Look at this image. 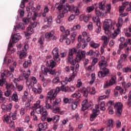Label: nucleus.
<instances>
[{
    "label": "nucleus",
    "instance_id": "774afa93",
    "mask_svg": "<svg viewBox=\"0 0 131 131\" xmlns=\"http://www.w3.org/2000/svg\"><path fill=\"white\" fill-rule=\"evenodd\" d=\"M52 20L53 18L52 17V16H49L48 18H47V21H48V24H51V23H52Z\"/></svg>",
    "mask_w": 131,
    "mask_h": 131
},
{
    "label": "nucleus",
    "instance_id": "aec40b11",
    "mask_svg": "<svg viewBox=\"0 0 131 131\" xmlns=\"http://www.w3.org/2000/svg\"><path fill=\"white\" fill-rule=\"evenodd\" d=\"M99 66L100 69H101L102 68H106L107 67V61H100L99 62Z\"/></svg>",
    "mask_w": 131,
    "mask_h": 131
},
{
    "label": "nucleus",
    "instance_id": "a878e982",
    "mask_svg": "<svg viewBox=\"0 0 131 131\" xmlns=\"http://www.w3.org/2000/svg\"><path fill=\"white\" fill-rule=\"evenodd\" d=\"M110 86L113 85V84H116V77H112L110 80Z\"/></svg>",
    "mask_w": 131,
    "mask_h": 131
},
{
    "label": "nucleus",
    "instance_id": "ddd939ff",
    "mask_svg": "<svg viewBox=\"0 0 131 131\" xmlns=\"http://www.w3.org/2000/svg\"><path fill=\"white\" fill-rule=\"evenodd\" d=\"M49 73V74H51L52 75H54L56 74V70H51L48 68H45L44 70L43 71V74L44 75H47Z\"/></svg>",
    "mask_w": 131,
    "mask_h": 131
},
{
    "label": "nucleus",
    "instance_id": "603ef678",
    "mask_svg": "<svg viewBox=\"0 0 131 131\" xmlns=\"http://www.w3.org/2000/svg\"><path fill=\"white\" fill-rule=\"evenodd\" d=\"M93 11H94V6H90L87 7L86 12L88 13H91V12H93Z\"/></svg>",
    "mask_w": 131,
    "mask_h": 131
},
{
    "label": "nucleus",
    "instance_id": "864d4df0",
    "mask_svg": "<svg viewBox=\"0 0 131 131\" xmlns=\"http://www.w3.org/2000/svg\"><path fill=\"white\" fill-rule=\"evenodd\" d=\"M16 86L18 92H21V91L23 90V85H19L18 84H16Z\"/></svg>",
    "mask_w": 131,
    "mask_h": 131
},
{
    "label": "nucleus",
    "instance_id": "6e6d98bb",
    "mask_svg": "<svg viewBox=\"0 0 131 131\" xmlns=\"http://www.w3.org/2000/svg\"><path fill=\"white\" fill-rule=\"evenodd\" d=\"M23 21L25 24H28L29 23V21H30V19L29 18H24L23 19Z\"/></svg>",
    "mask_w": 131,
    "mask_h": 131
},
{
    "label": "nucleus",
    "instance_id": "412c9836",
    "mask_svg": "<svg viewBox=\"0 0 131 131\" xmlns=\"http://www.w3.org/2000/svg\"><path fill=\"white\" fill-rule=\"evenodd\" d=\"M119 32H120V29H119L118 28L117 29H116L114 31V34L111 35L112 38H113V39H115V37H116V36H117V35H118V34H119Z\"/></svg>",
    "mask_w": 131,
    "mask_h": 131
},
{
    "label": "nucleus",
    "instance_id": "72a5a7b5",
    "mask_svg": "<svg viewBox=\"0 0 131 131\" xmlns=\"http://www.w3.org/2000/svg\"><path fill=\"white\" fill-rule=\"evenodd\" d=\"M45 107L46 109H52V105L49 103V99H46V102H45Z\"/></svg>",
    "mask_w": 131,
    "mask_h": 131
},
{
    "label": "nucleus",
    "instance_id": "e433bc0d",
    "mask_svg": "<svg viewBox=\"0 0 131 131\" xmlns=\"http://www.w3.org/2000/svg\"><path fill=\"white\" fill-rule=\"evenodd\" d=\"M81 96V94L79 93V92H77L75 93H74L72 95V97L73 98H76L77 99H79V98Z\"/></svg>",
    "mask_w": 131,
    "mask_h": 131
},
{
    "label": "nucleus",
    "instance_id": "58836bf2",
    "mask_svg": "<svg viewBox=\"0 0 131 131\" xmlns=\"http://www.w3.org/2000/svg\"><path fill=\"white\" fill-rule=\"evenodd\" d=\"M60 90L62 92H65L66 93H67V92H69V86H67L65 87V86H60Z\"/></svg>",
    "mask_w": 131,
    "mask_h": 131
},
{
    "label": "nucleus",
    "instance_id": "338daca9",
    "mask_svg": "<svg viewBox=\"0 0 131 131\" xmlns=\"http://www.w3.org/2000/svg\"><path fill=\"white\" fill-rule=\"evenodd\" d=\"M9 126L10 127H11V128L15 127V123L14 122V121H10V122L9 123Z\"/></svg>",
    "mask_w": 131,
    "mask_h": 131
},
{
    "label": "nucleus",
    "instance_id": "4d7b16f0",
    "mask_svg": "<svg viewBox=\"0 0 131 131\" xmlns=\"http://www.w3.org/2000/svg\"><path fill=\"white\" fill-rule=\"evenodd\" d=\"M98 61H99V59L97 58H93L92 62V65L95 66V64H97V63H98Z\"/></svg>",
    "mask_w": 131,
    "mask_h": 131
},
{
    "label": "nucleus",
    "instance_id": "393cba45",
    "mask_svg": "<svg viewBox=\"0 0 131 131\" xmlns=\"http://www.w3.org/2000/svg\"><path fill=\"white\" fill-rule=\"evenodd\" d=\"M89 45L91 48H93L94 49H97L100 47V44L95 43L93 41L90 42Z\"/></svg>",
    "mask_w": 131,
    "mask_h": 131
},
{
    "label": "nucleus",
    "instance_id": "c03bdc74",
    "mask_svg": "<svg viewBox=\"0 0 131 131\" xmlns=\"http://www.w3.org/2000/svg\"><path fill=\"white\" fill-rule=\"evenodd\" d=\"M53 83H59L60 82V78L59 77H55L52 80Z\"/></svg>",
    "mask_w": 131,
    "mask_h": 131
},
{
    "label": "nucleus",
    "instance_id": "69168bd1",
    "mask_svg": "<svg viewBox=\"0 0 131 131\" xmlns=\"http://www.w3.org/2000/svg\"><path fill=\"white\" fill-rule=\"evenodd\" d=\"M66 38H67V37L66 36V35H61L60 36V38L59 40H60V41L62 42V41H63V40H64V39H66Z\"/></svg>",
    "mask_w": 131,
    "mask_h": 131
},
{
    "label": "nucleus",
    "instance_id": "1a4fd4ad",
    "mask_svg": "<svg viewBox=\"0 0 131 131\" xmlns=\"http://www.w3.org/2000/svg\"><path fill=\"white\" fill-rule=\"evenodd\" d=\"M101 40H103V43H102V47H101V54H104V48H106L108 45L109 41L108 40V37L106 36H103L101 37Z\"/></svg>",
    "mask_w": 131,
    "mask_h": 131
},
{
    "label": "nucleus",
    "instance_id": "e2e57ef3",
    "mask_svg": "<svg viewBox=\"0 0 131 131\" xmlns=\"http://www.w3.org/2000/svg\"><path fill=\"white\" fill-rule=\"evenodd\" d=\"M80 25H76V26H74L72 28V30L74 31L75 30H76V29H80Z\"/></svg>",
    "mask_w": 131,
    "mask_h": 131
},
{
    "label": "nucleus",
    "instance_id": "4468645a",
    "mask_svg": "<svg viewBox=\"0 0 131 131\" xmlns=\"http://www.w3.org/2000/svg\"><path fill=\"white\" fill-rule=\"evenodd\" d=\"M29 75H30V70H28V71H23V76L24 77L25 79L26 80V83L29 82V79H28V77H29Z\"/></svg>",
    "mask_w": 131,
    "mask_h": 131
},
{
    "label": "nucleus",
    "instance_id": "4c0bfd02",
    "mask_svg": "<svg viewBox=\"0 0 131 131\" xmlns=\"http://www.w3.org/2000/svg\"><path fill=\"white\" fill-rule=\"evenodd\" d=\"M77 104H78V101L75 100L72 104V110H75L76 109V107H77Z\"/></svg>",
    "mask_w": 131,
    "mask_h": 131
},
{
    "label": "nucleus",
    "instance_id": "c756f323",
    "mask_svg": "<svg viewBox=\"0 0 131 131\" xmlns=\"http://www.w3.org/2000/svg\"><path fill=\"white\" fill-rule=\"evenodd\" d=\"M95 54H96V52H95V51H93L92 50H91L89 52H86V55L87 56H90V57H91V58H94Z\"/></svg>",
    "mask_w": 131,
    "mask_h": 131
},
{
    "label": "nucleus",
    "instance_id": "b1692460",
    "mask_svg": "<svg viewBox=\"0 0 131 131\" xmlns=\"http://www.w3.org/2000/svg\"><path fill=\"white\" fill-rule=\"evenodd\" d=\"M122 85L123 86V88H124L125 92H126L127 91V88H129L131 85V83L130 82H128L127 84H126V82L125 81H123L122 82Z\"/></svg>",
    "mask_w": 131,
    "mask_h": 131
},
{
    "label": "nucleus",
    "instance_id": "09e8293b",
    "mask_svg": "<svg viewBox=\"0 0 131 131\" xmlns=\"http://www.w3.org/2000/svg\"><path fill=\"white\" fill-rule=\"evenodd\" d=\"M55 8L58 9V10H59V11H61V10H62V9H63V5H60L58 3H56L55 4Z\"/></svg>",
    "mask_w": 131,
    "mask_h": 131
},
{
    "label": "nucleus",
    "instance_id": "680f3d73",
    "mask_svg": "<svg viewBox=\"0 0 131 131\" xmlns=\"http://www.w3.org/2000/svg\"><path fill=\"white\" fill-rule=\"evenodd\" d=\"M88 107V110H91V109H93V107H94V105L93 104V102H90L88 103V105H87Z\"/></svg>",
    "mask_w": 131,
    "mask_h": 131
},
{
    "label": "nucleus",
    "instance_id": "bf43d9fd",
    "mask_svg": "<svg viewBox=\"0 0 131 131\" xmlns=\"http://www.w3.org/2000/svg\"><path fill=\"white\" fill-rule=\"evenodd\" d=\"M108 110L110 114H114V111H113L112 106H108Z\"/></svg>",
    "mask_w": 131,
    "mask_h": 131
},
{
    "label": "nucleus",
    "instance_id": "3c124183",
    "mask_svg": "<svg viewBox=\"0 0 131 131\" xmlns=\"http://www.w3.org/2000/svg\"><path fill=\"white\" fill-rule=\"evenodd\" d=\"M123 72H125V73H127V72H131V67L130 68H128V67L124 68L123 69Z\"/></svg>",
    "mask_w": 131,
    "mask_h": 131
},
{
    "label": "nucleus",
    "instance_id": "6e6552de",
    "mask_svg": "<svg viewBox=\"0 0 131 131\" xmlns=\"http://www.w3.org/2000/svg\"><path fill=\"white\" fill-rule=\"evenodd\" d=\"M100 70H102L99 72L98 73V76L100 78H103V77H105V76L109 74V69L106 68L105 67L100 69Z\"/></svg>",
    "mask_w": 131,
    "mask_h": 131
},
{
    "label": "nucleus",
    "instance_id": "bb28decb",
    "mask_svg": "<svg viewBox=\"0 0 131 131\" xmlns=\"http://www.w3.org/2000/svg\"><path fill=\"white\" fill-rule=\"evenodd\" d=\"M53 113H59V114H61V115H63L64 112H61V109H60V107H57L55 108H54L53 110Z\"/></svg>",
    "mask_w": 131,
    "mask_h": 131
},
{
    "label": "nucleus",
    "instance_id": "9b49d317",
    "mask_svg": "<svg viewBox=\"0 0 131 131\" xmlns=\"http://www.w3.org/2000/svg\"><path fill=\"white\" fill-rule=\"evenodd\" d=\"M93 113L91 114L90 115V121H94L95 119L97 118V116L99 115L100 113L99 112V111L98 110H95V108H93L92 110Z\"/></svg>",
    "mask_w": 131,
    "mask_h": 131
},
{
    "label": "nucleus",
    "instance_id": "f704fd0d",
    "mask_svg": "<svg viewBox=\"0 0 131 131\" xmlns=\"http://www.w3.org/2000/svg\"><path fill=\"white\" fill-rule=\"evenodd\" d=\"M23 58H26V53L24 50L21 51L19 54V59H22Z\"/></svg>",
    "mask_w": 131,
    "mask_h": 131
},
{
    "label": "nucleus",
    "instance_id": "a211bd4d",
    "mask_svg": "<svg viewBox=\"0 0 131 131\" xmlns=\"http://www.w3.org/2000/svg\"><path fill=\"white\" fill-rule=\"evenodd\" d=\"M92 19L94 22L96 23L97 26L101 25V21H100V17L99 16H93Z\"/></svg>",
    "mask_w": 131,
    "mask_h": 131
},
{
    "label": "nucleus",
    "instance_id": "2f4dec72",
    "mask_svg": "<svg viewBox=\"0 0 131 131\" xmlns=\"http://www.w3.org/2000/svg\"><path fill=\"white\" fill-rule=\"evenodd\" d=\"M12 100L14 102H18L19 98H18V95L16 93H13L12 96Z\"/></svg>",
    "mask_w": 131,
    "mask_h": 131
},
{
    "label": "nucleus",
    "instance_id": "13d9d810",
    "mask_svg": "<svg viewBox=\"0 0 131 131\" xmlns=\"http://www.w3.org/2000/svg\"><path fill=\"white\" fill-rule=\"evenodd\" d=\"M107 126H111V127L113 126V120L112 119L108 120L107 122Z\"/></svg>",
    "mask_w": 131,
    "mask_h": 131
},
{
    "label": "nucleus",
    "instance_id": "8fccbe9b",
    "mask_svg": "<svg viewBox=\"0 0 131 131\" xmlns=\"http://www.w3.org/2000/svg\"><path fill=\"white\" fill-rule=\"evenodd\" d=\"M63 103L64 104H70V99L67 97H64L63 99Z\"/></svg>",
    "mask_w": 131,
    "mask_h": 131
},
{
    "label": "nucleus",
    "instance_id": "6ab92c4d",
    "mask_svg": "<svg viewBox=\"0 0 131 131\" xmlns=\"http://www.w3.org/2000/svg\"><path fill=\"white\" fill-rule=\"evenodd\" d=\"M48 125V123L45 122L43 123V124L42 123H40L38 124V128H40V129H41L42 130H45L46 129H47V127Z\"/></svg>",
    "mask_w": 131,
    "mask_h": 131
},
{
    "label": "nucleus",
    "instance_id": "37998d69",
    "mask_svg": "<svg viewBox=\"0 0 131 131\" xmlns=\"http://www.w3.org/2000/svg\"><path fill=\"white\" fill-rule=\"evenodd\" d=\"M96 79V75L95 74H91V80L90 81L91 84H93L95 80Z\"/></svg>",
    "mask_w": 131,
    "mask_h": 131
},
{
    "label": "nucleus",
    "instance_id": "f03ea898",
    "mask_svg": "<svg viewBox=\"0 0 131 131\" xmlns=\"http://www.w3.org/2000/svg\"><path fill=\"white\" fill-rule=\"evenodd\" d=\"M57 97V94L55 90L52 89L48 93V96L46 97V100H50V102L52 104L53 106H56L61 102V99H56Z\"/></svg>",
    "mask_w": 131,
    "mask_h": 131
},
{
    "label": "nucleus",
    "instance_id": "f257e3e1",
    "mask_svg": "<svg viewBox=\"0 0 131 131\" xmlns=\"http://www.w3.org/2000/svg\"><path fill=\"white\" fill-rule=\"evenodd\" d=\"M85 57V51L78 50L75 48L70 49L69 50V55L67 59V62L70 64L71 70L74 72V66L77 63H79Z\"/></svg>",
    "mask_w": 131,
    "mask_h": 131
},
{
    "label": "nucleus",
    "instance_id": "20e7f679",
    "mask_svg": "<svg viewBox=\"0 0 131 131\" xmlns=\"http://www.w3.org/2000/svg\"><path fill=\"white\" fill-rule=\"evenodd\" d=\"M74 12L76 15L79 14V9L77 7H74L73 5H69L68 4H66L63 6V9L62 10L63 14H67L68 12Z\"/></svg>",
    "mask_w": 131,
    "mask_h": 131
},
{
    "label": "nucleus",
    "instance_id": "423d86ee",
    "mask_svg": "<svg viewBox=\"0 0 131 131\" xmlns=\"http://www.w3.org/2000/svg\"><path fill=\"white\" fill-rule=\"evenodd\" d=\"M6 89L7 91L5 92V96L10 97L12 94V90H15V86L12 84H7Z\"/></svg>",
    "mask_w": 131,
    "mask_h": 131
},
{
    "label": "nucleus",
    "instance_id": "cd10ccee",
    "mask_svg": "<svg viewBox=\"0 0 131 131\" xmlns=\"http://www.w3.org/2000/svg\"><path fill=\"white\" fill-rule=\"evenodd\" d=\"M36 111V113L37 114H41L42 111H43V108H41V106H39L35 108H34Z\"/></svg>",
    "mask_w": 131,
    "mask_h": 131
},
{
    "label": "nucleus",
    "instance_id": "4be33fe9",
    "mask_svg": "<svg viewBox=\"0 0 131 131\" xmlns=\"http://www.w3.org/2000/svg\"><path fill=\"white\" fill-rule=\"evenodd\" d=\"M81 91L84 97H88L89 95V91H88V89L85 88V87H82Z\"/></svg>",
    "mask_w": 131,
    "mask_h": 131
},
{
    "label": "nucleus",
    "instance_id": "7ed1b4c3",
    "mask_svg": "<svg viewBox=\"0 0 131 131\" xmlns=\"http://www.w3.org/2000/svg\"><path fill=\"white\" fill-rule=\"evenodd\" d=\"M52 54L53 57V60H50V67L51 68H54L57 65V63H60L61 59H60V55L59 54V49L55 48L52 51Z\"/></svg>",
    "mask_w": 131,
    "mask_h": 131
},
{
    "label": "nucleus",
    "instance_id": "de8ad7c7",
    "mask_svg": "<svg viewBox=\"0 0 131 131\" xmlns=\"http://www.w3.org/2000/svg\"><path fill=\"white\" fill-rule=\"evenodd\" d=\"M82 42L83 43L82 45V49H85V47L88 46V43L85 41V39H84V38H83L82 39Z\"/></svg>",
    "mask_w": 131,
    "mask_h": 131
},
{
    "label": "nucleus",
    "instance_id": "c85d7f7f",
    "mask_svg": "<svg viewBox=\"0 0 131 131\" xmlns=\"http://www.w3.org/2000/svg\"><path fill=\"white\" fill-rule=\"evenodd\" d=\"M10 116H9V115H5L4 116V122H6V123H7V124H9L10 123Z\"/></svg>",
    "mask_w": 131,
    "mask_h": 131
},
{
    "label": "nucleus",
    "instance_id": "49530a36",
    "mask_svg": "<svg viewBox=\"0 0 131 131\" xmlns=\"http://www.w3.org/2000/svg\"><path fill=\"white\" fill-rule=\"evenodd\" d=\"M40 105V101L39 100H38L36 103L33 106V109H35V108H37V107H39Z\"/></svg>",
    "mask_w": 131,
    "mask_h": 131
},
{
    "label": "nucleus",
    "instance_id": "a19ab883",
    "mask_svg": "<svg viewBox=\"0 0 131 131\" xmlns=\"http://www.w3.org/2000/svg\"><path fill=\"white\" fill-rule=\"evenodd\" d=\"M43 40H45V38L43 37V36H41L40 38L38 39V42L41 46H42V45H43Z\"/></svg>",
    "mask_w": 131,
    "mask_h": 131
},
{
    "label": "nucleus",
    "instance_id": "473e14b6",
    "mask_svg": "<svg viewBox=\"0 0 131 131\" xmlns=\"http://www.w3.org/2000/svg\"><path fill=\"white\" fill-rule=\"evenodd\" d=\"M123 24V19L122 17H119L118 18V23L117 24L118 25V27H121L122 26V25Z\"/></svg>",
    "mask_w": 131,
    "mask_h": 131
},
{
    "label": "nucleus",
    "instance_id": "5701e85b",
    "mask_svg": "<svg viewBox=\"0 0 131 131\" xmlns=\"http://www.w3.org/2000/svg\"><path fill=\"white\" fill-rule=\"evenodd\" d=\"M9 116L10 118H12L13 120H16L17 119V111H15L14 113H9Z\"/></svg>",
    "mask_w": 131,
    "mask_h": 131
},
{
    "label": "nucleus",
    "instance_id": "9d476101",
    "mask_svg": "<svg viewBox=\"0 0 131 131\" xmlns=\"http://www.w3.org/2000/svg\"><path fill=\"white\" fill-rule=\"evenodd\" d=\"M45 38L47 39L48 41H50L51 39L52 40H56L57 39V37L54 35V32L53 31L47 32L45 34Z\"/></svg>",
    "mask_w": 131,
    "mask_h": 131
},
{
    "label": "nucleus",
    "instance_id": "052dcab7",
    "mask_svg": "<svg viewBox=\"0 0 131 131\" xmlns=\"http://www.w3.org/2000/svg\"><path fill=\"white\" fill-rule=\"evenodd\" d=\"M30 121V117L29 115H26L25 118V122H27V123H28Z\"/></svg>",
    "mask_w": 131,
    "mask_h": 131
},
{
    "label": "nucleus",
    "instance_id": "ea45409f",
    "mask_svg": "<svg viewBox=\"0 0 131 131\" xmlns=\"http://www.w3.org/2000/svg\"><path fill=\"white\" fill-rule=\"evenodd\" d=\"M74 78H75V75H74V74H73L69 78L67 77H66V79H67V81H68V82H71V81H72V80H73Z\"/></svg>",
    "mask_w": 131,
    "mask_h": 131
},
{
    "label": "nucleus",
    "instance_id": "dca6fc26",
    "mask_svg": "<svg viewBox=\"0 0 131 131\" xmlns=\"http://www.w3.org/2000/svg\"><path fill=\"white\" fill-rule=\"evenodd\" d=\"M24 28H25L24 24L22 23H20L17 26H14V31H17L18 29H21V30H24Z\"/></svg>",
    "mask_w": 131,
    "mask_h": 131
},
{
    "label": "nucleus",
    "instance_id": "0e129e2a",
    "mask_svg": "<svg viewBox=\"0 0 131 131\" xmlns=\"http://www.w3.org/2000/svg\"><path fill=\"white\" fill-rule=\"evenodd\" d=\"M96 32V33H100L101 32V25L97 26Z\"/></svg>",
    "mask_w": 131,
    "mask_h": 131
},
{
    "label": "nucleus",
    "instance_id": "f3484780",
    "mask_svg": "<svg viewBox=\"0 0 131 131\" xmlns=\"http://www.w3.org/2000/svg\"><path fill=\"white\" fill-rule=\"evenodd\" d=\"M20 37V34L17 33L12 35V42L16 43L17 41H19V38Z\"/></svg>",
    "mask_w": 131,
    "mask_h": 131
},
{
    "label": "nucleus",
    "instance_id": "0eeeda50",
    "mask_svg": "<svg viewBox=\"0 0 131 131\" xmlns=\"http://www.w3.org/2000/svg\"><path fill=\"white\" fill-rule=\"evenodd\" d=\"M114 107L117 110L118 116H120L122 113V107H123L122 103L121 102H116Z\"/></svg>",
    "mask_w": 131,
    "mask_h": 131
},
{
    "label": "nucleus",
    "instance_id": "5fc2aeb1",
    "mask_svg": "<svg viewBox=\"0 0 131 131\" xmlns=\"http://www.w3.org/2000/svg\"><path fill=\"white\" fill-rule=\"evenodd\" d=\"M0 100H1L3 103L6 102V99L5 98L3 97V92H2V90H0Z\"/></svg>",
    "mask_w": 131,
    "mask_h": 131
},
{
    "label": "nucleus",
    "instance_id": "f8f14e48",
    "mask_svg": "<svg viewBox=\"0 0 131 131\" xmlns=\"http://www.w3.org/2000/svg\"><path fill=\"white\" fill-rule=\"evenodd\" d=\"M60 119V116L59 115H55L53 116V117H47V122H52L53 121L54 123L58 122Z\"/></svg>",
    "mask_w": 131,
    "mask_h": 131
},
{
    "label": "nucleus",
    "instance_id": "c9c22d12",
    "mask_svg": "<svg viewBox=\"0 0 131 131\" xmlns=\"http://www.w3.org/2000/svg\"><path fill=\"white\" fill-rule=\"evenodd\" d=\"M27 29L28 34L30 35L33 33V28H32V27L29 26L27 28Z\"/></svg>",
    "mask_w": 131,
    "mask_h": 131
},
{
    "label": "nucleus",
    "instance_id": "2eb2a0df",
    "mask_svg": "<svg viewBox=\"0 0 131 131\" xmlns=\"http://www.w3.org/2000/svg\"><path fill=\"white\" fill-rule=\"evenodd\" d=\"M91 18V15L88 14L87 15H84L83 14H82L80 15L79 17L80 21H82L83 20L84 22H89V19Z\"/></svg>",
    "mask_w": 131,
    "mask_h": 131
},
{
    "label": "nucleus",
    "instance_id": "39448f33",
    "mask_svg": "<svg viewBox=\"0 0 131 131\" xmlns=\"http://www.w3.org/2000/svg\"><path fill=\"white\" fill-rule=\"evenodd\" d=\"M110 27L114 28L113 26H112V20L111 19H105L103 23V29L105 34H110Z\"/></svg>",
    "mask_w": 131,
    "mask_h": 131
},
{
    "label": "nucleus",
    "instance_id": "7c9ffc66",
    "mask_svg": "<svg viewBox=\"0 0 131 131\" xmlns=\"http://www.w3.org/2000/svg\"><path fill=\"white\" fill-rule=\"evenodd\" d=\"M106 8V5H105V1H102L101 3L99 4V8L100 10H104Z\"/></svg>",
    "mask_w": 131,
    "mask_h": 131
},
{
    "label": "nucleus",
    "instance_id": "79ce46f5",
    "mask_svg": "<svg viewBox=\"0 0 131 131\" xmlns=\"http://www.w3.org/2000/svg\"><path fill=\"white\" fill-rule=\"evenodd\" d=\"M12 107H13V104L12 103H10L7 105L6 106V111H7V112H11V110H12Z\"/></svg>",
    "mask_w": 131,
    "mask_h": 131
},
{
    "label": "nucleus",
    "instance_id": "a18cd8bd",
    "mask_svg": "<svg viewBox=\"0 0 131 131\" xmlns=\"http://www.w3.org/2000/svg\"><path fill=\"white\" fill-rule=\"evenodd\" d=\"M100 110L102 111H105V110H106V108H105V102L103 101L101 102L100 103Z\"/></svg>",
    "mask_w": 131,
    "mask_h": 131
}]
</instances>
